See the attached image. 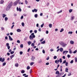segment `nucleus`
Returning <instances> with one entry per match:
<instances>
[{"instance_id": "obj_42", "label": "nucleus", "mask_w": 77, "mask_h": 77, "mask_svg": "<svg viewBox=\"0 0 77 77\" xmlns=\"http://www.w3.org/2000/svg\"><path fill=\"white\" fill-rule=\"evenodd\" d=\"M30 68V67L29 66H27V69H29Z\"/></svg>"}, {"instance_id": "obj_35", "label": "nucleus", "mask_w": 77, "mask_h": 77, "mask_svg": "<svg viewBox=\"0 0 77 77\" xmlns=\"http://www.w3.org/2000/svg\"><path fill=\"white\" fill-rule=\"evenodd\" d=\"M44 26V23H43L41 25V27L42 28Z\"/></svg>"}, {"instance_id": "obj_31", "label": "nucleus", "mask_w": 77, "mask_h": 77, "mask_svg": "<svg viewBox=\"0 0 77 77\" xmlns=\"http://www.w3.org/2000/svg\"><path fill=\"white\" fill-rule=\"evenodd\" d=\"M3 2H4V1H3V0H1L0 1V4H3Z\"/></svg>"}, {"instance_id": "obj_15", "label": "nucleus", "mask_w": 77, "mask_h": 77, "mask_svg": "<svg viewBox=\"0 0 77 77\" xmlns=\"http://www.w3.org/2000/svg\"><path fill=\"white\" fill-rule=\"evenodd\" d=\"M74 19V16H72L71 17V20H73Z\"/></svg>"}, {"instance_id": "obj_26", "label": "nucleus", "mask_w": 77, "mask_h": 77, "mask_svg": "<svg viewBox=\"0 0 77 77\" xmlns=\"http://www.w3.org/2000/svg\"><path fill=\"white\" fill-rule=\"evenodd\" d=\"M45 41H44L42 42H41V44H45Z\"/></svg>"}, {"instance_id": "obj_4", "label": "nucleus", "mask_w": 77, "mask_h": 77, "mask_svg": "<svg viewBox=\"0 0 77 77\" xmlns=\"http://www.w3.org/2000/svg\"><path fill=\"white\" fill-rule=\"evenodd\" d=\"M20 2V0H17L14 3V6H16L17 4L18 3V2Z\"/></svg>"}, {"instance_id": "obj_2", "label": "nucleus", "mask_w": 77, "mask_h": 77, "mask_svg": "<svg viewBox=\"0 0 77 77\" xmlns=\"http://www.w3.org/2000/svg\"><path fill=\"white\" fill-rule=\"evenodd\" d=\"M59 44L60 45H61L63 47L65 48V47H66V46L67 45V44H66V43H65L63 42H59Z\"/></svg>"}, {"instance_id": "obj_12", "label": "nucleus", "mask_w": 77, "mask_h": 77, "mask_svg": "<svg viewBox=\"0 0 77 77\" xmlns=\"http://www.w3.org/2000/svg\"><path fill=\"white\" fill-rule=\"evenodd\" d=\"M70 43L71 44H74V42L72 40H71L70 41Z\"/></svg>"}, {"instance_id": "obj_53", "label": "nucleus", "mask_w": 77, "mask_h": 77, "mask_svg": "<svg viewBox=\"0 0 77 77\" xmlns=\"http://www.w3.org/2000/svg\"><path fill=\"white\" fill-rule=\"evenodd\" d=\"M63 30H64L63 29H61V30L60 31V32H63Z\"/></svg>"}, {"instance_id": "obj_61", "label": "nucleus", "mask_w": 77, "mask_h": 77, "mask_svg": "<svg viewBox=\"0 0 77 77\" xmlns=\"http://www.w3.org/2000/svg\"><path fill=\"white\" fill-rule=\"evenodd\" d=\"M62 57H63V59H65V56H63Z\"/></svg>"}, {"instance_id": "obj_11", "label": "nucleus", "mask_w": 77, "mask_h": 77, "mask_svg": "<svg viewBox=\"0 0 77 77\" xmlns=\"http://www.w3.org/2000/svg\"><path fill=\"white\" fill-rule=\"evenodd\" d=\"M55 63H57V64L59 63V60H55Z\"/></svg>"}, {"instance_id": "obj_56", "label": "nucleus", "mask_w": 77, "mask_h": 77, "mask_svg": "<svg viewBox=\"0 0 77 77\" xmlns=\"http://www.w3.org/2000/svg\"><path fill=\"white\" fill-rule=\"evenodd\" d=\"M19 11H20V12L21 11V8H19Z\"/></svg>"}, {"instance_id": "obj_7", "label": "nucleus", "mask_w": 77, "mask_h": 77, "mask_svg": "<svg viewBox=\"0 0 77 77\" xmlns=\"http://www.w3.org/2000/svg\"><path fill=\"white\" fill-rule=\"evenodd\" d=\"M38 11V9H36L35 8L34 9V10H32V12H37Z\"/></svg>"}, {"instance_id": "obj_9", "label": "nucleus", "mask_w": 77, "mask_h": 77, "mask_svg": "<svg viewBox=\"0 0 77 77\" xmlns=\"http://www.w3.org/2000/svg\"><path fill=\"white\" fill-rule=\"evenodd\" d=\"M8 37L9 38L10 41H13V39H12V38L11 37V36L9 35Z\"/></svg>"}, {"instance_id": "obj_24", "label": "nucleus", "mask_w": 77, "mask_h": 77, "mask_svg": "<svg viewBox=\"0 0 77 77\" xmlns=\"http://www.w3.org/2000/svg\"><path fill=\"white\" fill-rule=\"evenodd\" d=\"M67 62L66 60H65L63 61V62L62 63V64L66 63Z\"/></svg>"}, {"instance_id": "obj_32", "label": "nucleus", "mask_w": 77, "mask_h": 77, "mask_svg": "<svg viewBox=\"0 0 77 77\" xmlns=\"http://www.w3.org/2000/svg\"><path fill=\"white\" fill-rule=\"evenodd\" d=\"M34 17L35 18H37V17H38V14H35L34 15Z\"/></svg>"}, {"instance_id": "obj_48", "label": "nucleus", "mask_w": 77, "mask_h": 77, "mask_svg": "<svg viewBox=\"0 0 77 77\" xmlns=\"http://www.w3.org/2000/svg\"><path fill=\"white\" fill-rule=\"evenodd\" d=\"M54 59H57V57L56 56H54Z\"/></svg>"}, {"instance_id": "obj_41", "label": "nucleus", "mask_w": 77, "mask_h": 77, "mask_svg": "<svg viewBox=\"0 0 77 77\" xmlns=\"http://www.w3.org/2000/svg\"><path fill=\"white\" fill-rule=\"evenodd\" d=\"M20 48H23V45L21 44L20 45Z\"/></svg>"}, {"instance_id": "obj_14", "label": "nucleus", "mask_w": 77, "mask_h": 77, "mask_svg": "<svg viewBox=\"0 0 77 77\" xmlns=\"http://www.w3.org/2000/svg\"><path fill=\"white\" fill-rule=\"evenodd\" d=\"M63 50V48H60V52H62Z\"/></svg>"}, {"instance_id": "obj_50", "label": "nucleus", "mask_w": 77, "mask_h": 77, "mask_svg": "<svg viewBox=\"0 0 77 77\" xmlns=\"http://www.w3.org/2000/svg\"><path fill=\"white\" fill-rule=\"evenodd\" d=\"M77 50H75L73 52V53H74V54H75L76 53H77Z\"/></svg>"}, {"instance_id": "obj_16", "label": "nucleus", "mask_w": 77, "mask_h": 77, "mask_svg": "<svg viewBox=\"0 0 77 77\" xmlns=\"http://www.w3.org/2000/svg\"><path fill=\"white\" fill-rule=\"evenodd\" d=\"M14 56H15V55L14 54H13L12 55H11L10 57L11 58V59H12V58H13V57H14Z\"/></svg>"}, {"instance_id": "obj_27", "label": "nucleus", "mask_w": 77, "mask_h": 77, "mask_svg": "<svg viewBox=\"0 0 77 77\" xmlns=\"http://www.w3.org/2000/svg\"><path fill=\"white\" fill-rule=\"evenodd\" d=\"M60 73H59V71H56V74H60Z\"/></svg>"}, {"instance_id": "obj_8", "label": "nucleus", "mask_w": 77, "mask_h": 77, "mask_svg": "<svg viewBox=\"0 0 77 77\" xmlns=\"http://www.w3.org/2000/svg\"><path fill=\"white\" fill-rule=\"evenodd\" d=\"M31 60H32V61H34L35 59V58L33 56H32V58L31 59Z\"/></svg>"}, {"instance_id": "obj_33", "label": "nucleus", "mask_w": 77, "mask_h": 77, "mask_svg": "<svg viewBox=\"0 0 77 77\" xmlns=\"http://www.w3.org/2000/svg\"><path fill=\"white\" fill-rule=\"evenodd\" d=\"M31 45L32 47H34V46H35V44L32 43L31 44Z\"/></svg>"}, {"instance_id": "obj_59", "label": "nucleus", "mask_w": 77, "mask_h": 77, "mask_svg": "<svg viewBox=\"0 0 77 77\" xmlns=\"http://www.w3.org/2000/svg\"><path fill=\"white\" fill-rule=\"evenodd\" d=\"M66 75V74H65L63 76H62V77H65Z\"/></svg>"}, {"instance_id": "obj_38", "label": "nucleus", "mask_w": 77, "mask_h": 77, "mask_svg": "<svg viewBox=\"0 0 77 77\" xmlns=\"http://www.w3.org/2000/svg\"><path fill=\"white\" fill-rule=\"evenodd\" d=\"M68 76L71 75V72H69V73L68 75Z\"/></svg>"}, {"instance_id": "obj_34", "label": "nucleus", "mask_w": 77, "mask_h": 77, "mask_svg": "<svg viewBox=\"0 0 77 77\" xmlns=\"http://www.w3.org/2000/svg\"><path fill=\"white\" fill-rule=\"evenodd\" d=\"M5 21H7V20H8V17H6L5 18Z\"/></svg>"}, {"instance_id": "obj_6", "label": "nucleus", "mask_w": 77, "mask_h": 77, "mask_svg": "<svg viewBox=\"0 0 77 77\" xmlns=\"http://www.w3.org/2000/svg\"><path fill=\"white\" fill-rule=\"evenodd\" d=\"M5 61V58H3L2 59V58L1 57L0 58V62H3Z\"/></svg>"}, {"instance_id": "obj_44", "label": "nucleus", "mask_w": 77, "mask_h": 77, "mask_svg": "<svg viewBox=\"0 0 77 77\" xmlns=\"http://www.w3.org/2000/svg\"><path fill=\"white\" fill-rule=\"evenodd\" d=\"M25 3L26 4V5H27V3H28V2H27V1L26 0L25 1Z\"/></svg>"}, {"instance_id": "obj_64", "label": "nucleus", "mask_w": 77, "mask_h": 77, "mask_svg": "<svg viewBox=\"0 0 77 77\" xmlns=\"http://www.w3.org/2000/svg\"><path fill=\"white\" fill-rule=\"evenodd\" d=\"M20 19H23V16H22L20 17Z\"/></svg>"}, {"instance_id": "obj_1", "label": "nucleus", "mask_w": 77, "mask_h": 77, "mask_svg": "<svg viewBox=\"0 0 77 77\" xmlns=\"http://www.w3.org/2000/svg\"><path fill=\"white\" fill-rule=\"evenodd\" d=\"M13 5V2H11L10 3H9L6 8V11H9V9L11 8L12 6Z\"/></svg>"}, {"instance_id": "obj_43", "label": "nucleus", "mask_w": 77, "mask_h": 77, "mask_svg": "<svg viewBox=\"0 0 77 77\" xmlns=\"http://www.w3.org/2000/svg\"><path fill=\"white\" fill-rule=\"evenodd\" d=\"M23 52L22 51H21L20 52V55L23 54Z\"/></svg>"}, {"instance_id": "obj_58", "label": "nucleus", "mask_w": 77, "mask_h": 77, "mask_svg": "<svg viewBox=\"0 0 77 77\" xmlns=\"http://www.w3.org/2000/svg\"><path fill=\"white\" fill-rule=\"evenodd\" d=\"M17 14H16V13L14 14V17H16L17 16Z\"/></svg>"}, {"instance_id": "obj_21", "label": "nucleus", "mask_w": 77, "mask_h": 77, "mask_svg": "<svg viewBox=\"0 0 77 77\" xmlns=\"http://www.w3.org/2000/svg\"><path fill=\"white\" fill-rule=\"evenodd\" d=\"M18 66H19L18 63H16V64H15V66H16V67H18Z\"/></svg>"}, {"instance_id": "obj_45", "label": "nucleus", "mask_w": 77, "mask_h": 77, "mask_svg": "<svg viewBox=\"0 0 77 77\" xmlns=\"http://www.w3.org/2000/svg\"><path fill=\"white\" fill-rule=\"evenodd\" d=\"M22 26H24V23L23 22L22 23Z\"/></svg>"}, {"instance_id": "obj_49", "label": "nucleus", "mask_w": 77, "mask_h": 77, "mask_svg": "<svg viewBox=\"0 0 77 77\" xmlns=\"http://www.w3.org/2000/svg\"><path fill=\"white\" fill-rule=\"evenodd\" d=\"M17 43H18V44H20V41L19 40H17Z\"/></svg>"}, {"instance_id": "obj_28", "label": "nucleus", "mask_w": 77, "mask_h": 77, "mask_svg": "<svg viewBox=\"0 0 77 77\" xmlns=\"http://www.w3.org/2000/svg\"><path fill=\"white\" fill-rule=\"evenodd\" d=\"M49 26L50 28H51L52 27V24H50L49 25Z\"/></svg>"}, {"instance_id": "obj_20", "label": "nucleus", "mask_w": 77, "mask_h": 77, "mask_svg": "<svg viewBox=\"0 0 77 77\" xmlns=\"http://www.w3.org/2000/svg\"><path fill=\"white\" fill-rule=\"evenodd\" d=\"M65 72H68V68H66L65 69Z\"/></svg>"}, {"instance_id": "obj_39", "label": "nucleus", "mask_w": 77, "mask_h": 77, "mask_svg": "<svg viewBox=\"0 0 77 77\" xmlns=\"http://www.w3.org/2000/svg\"><path fill=\"white\" fill-rule=\"evenodd\" d=\"M69 13H71L72 12V9H69Z\"/></svg>"}, {"instance_id": "obj_54", "label": "nucleus", "mask_w": 77, "mask_h": 77, "mask_svg": "<svg viewBox=\"0 0 77 77\" xmlns=\"http://www.w3.org/2000/svg\"><path fill=\"white\" fill-rule=\"evenodd\" d=\"M46 34H48V31H46Z\"/></svg>"}, {"instance_id": "obj_5", "label": "nucleus", "mask_w": 77, "mask_h": 77, "mask_svg": "<svg viewBox=\"0 0 77 77\" xmlns=\"http://www.w3.org/2000/svg\"><path fill=\"white\" fill-rule=\"evenodd\" d=\"M6 47H7L8 48V50H9L10 49V47L9 46V44L8 43H7L6 44Z\"/></svg>"}, {"instance_id": "obj_62", "label": "nucleus", "mask_w": 77, "mask_h": 77, "mask_svg": "<svg viewBox=\"0 0 77 77\" xmlns=\"http://www.w3.org/2000/svg\"><path fill=\"white\" fill-rule=\"evenodd\" d=\"M46 65H49V63H46Z\"/></svg>"}, {"instance_id": "obj_52", "label": "nucleus", "mask_w": 77, "mask_h": 77, "mask_svg": "<svg viewBox=\"0 0 77 77\" xmlns=\"http://www.w3.org/2000/svg\"><path fill=\"white\" fill-rule=\"evenodd\" d=\"M71 57V56H70V55H69V54H68L67 55V57L68 58H69V57Z\"/></svg>"}, {"instance_id": "obj_60", "label": "nucleus", "mask_w": 77, "mask_h": 77, "mask_svg": "<svg viewBox=\"0 0 77 77\" xmlns=\"http://www.w3.org/2000/svg\"><path fill=\"white\" fill-rule=\"evenodd\" d=\"M49 59H50L49 57H48L47 58H46V60H49Z\"/></svg>"}, {"instance_id": "obj_51", "label": "nucleus", "mask_w": 77, "mask_h": 77, "mask_svg": "<svg viewBox=\"0 0 77 77\" xmlns=\"http://www.w3.org/2000/svg\"><path fill=\"white\" fill-rule=\"evenodd\" d=\"M69 34H72V32H68Z\"/></svg>"}, {"instance_id": "obj_63", "label": "nucleus", "mask_w": 77, "mask_h": 77, "mask_svg": "<svg viewBox=\"0 0 77 77\" xmlns=\"http://www.w3.org/2000/svg\"><path fill=\"white\" fill-rule=\"evenodd\" d=\"M34 32H35V33H37V30H35Z\"/></svg>"}, {"instance_id": "obj_10", "label": "nucleus", "mask_w": 77, "mask_h": 77, "mask_svg": "<svg viewBox=\"0 0 77 77\" xmlns=\"http://www.w3.org/2000/svg\"><path fill=\"white\" fill-rule=\"evenodd\" d=\"M69 52L70 54H72V51L71 48L69 49Z\"/></svg>"}, {"instance_id": "obj_40", "label": "nucleus", "mask_w": 77, "mask_h": 77, "mask_svg": "<svg viewBox=\"0 0 77 77\" xmlns=\"http://www.w3.org/2000/svg\"><path fill=\"white\" fill-rule=\"evenodd\" d=\"M62 12V10H61L60 11L58 12L57 14H60V13H61V12Z\"/></svg>"}, {"instance_id": "obj_18", "label": "nucleus", "mask_w": 77, "mask_h": 77, "mask_svg": "<svg viewBox=\"0 0 77 77\" xmlns=\"http://www.w3.org/2000/svg\"><path fill=\"white\" fill-rule=\"evenodd\" d=\"M6 17V15L5 14H2V17L3 18H5V17Z\"/></svg>"}, {"instance_id": "obj_23", "label": "nucleus", "mask_w": 77, "mask_h": 77, "mask_svg": "<svg viewBox=\"0 0 77 77\" xmlns=\"http://www.w3.org/2000/svg\"><path fill=\"white\" fill-rule=\"evenodd\" d=\"M21 72L22 74H24L25 72V71L24 70H22L21 71Z\"/></svg>"}, {"instance_id": "obj_17", "label": "nucleus", "mask_w": 77, "mask_h": 77, "mask_svg": "<svg viewBox=\"0 0 77 77\" xmlns=\"http://www.w3.org/2000/svg\"><path fill=\"white\" fill-rule=\"evenodd\" d=\"M27 43L29 45H30L32 44V42L31 41H29L27 42Z\"/></svg>"}, {"instance_id": "obj_57", "label": "nucleus", "mask_w": 77, "mask_h": 77, "mask_svg": "<svg viewBox=\"0 0 77 77\" xmlns=\"http://www.w3.org/2000/svg\"><path fill=\"white\" fill-rule=\"evenodd\" d=\"M42 52H43V53L44 54H45V50H43Z\"/></svg>"}, {"instance_id": "obj_37", "label": "nucleus", "mask_w": 77, "mask_h": 77, "mask_svg": "<svg viewBox=\"0 0 77 77\" xmlns=\"http://www.w3.org/2000/svg\"><path fill=\"white\" fill-rule=\"evenodd\" d=\"M6 63L5 62L3 63L2 64L3 66H5L6 65Z\"/></svg>"}, {"instance_id": "obj_47", "label": "nucleus", "mask_w": 77, "mask_h": 77, "mask_svg": "<svg viewBox=\"0 0 77 77\" xmlns=\"http://www.w3.org/2000/svg\"><path fill=\"white\" fill-rule=\"evenodd\" d=\"M75 62H77V58L75 57Z\"/></svg>"}, {"instance_id": "obj_36", "label": "nucleus", "mask_w": 77, "mask_h": 77, "mask_svg": "<svg viewBox=\"0 0 77 77\" xmlns=\"http://www.w3.org/2000/svg\"><path fill=\"white\" fill-rule=\"evenodd\" d=\"M42 62V60L41 59H40L38 61V63H41Z\"/></svg>"}, {"instance_id": "obj_46", "label": "nucleus", "mask_w": 77, "mask_h": 77, "mask_svg": "<svg viewBox=\"0 0 77 77\" xmlns=\"http://www.w3.org/2000/svg\"><path fill=\"white\" fill-rule=\"evenodd\" d=\"M14 51H12L11 52L10 54H14Z\"/></svg>"}, {"instance_id": "obj_55", "label": "nucleus", "mask_w": 77, "mask_h": 77, "mask_svg": "<svg viewBox=\"0 0 77 77\" xmlns=\"http://www.w3.org/2000/svg\"><path fill=\"white\" fill-rule=\"evenodd\" d=\"M73 62H74V61H73V60H72L71 61H70V63H73Z\"/></svg>"}, {"instance_id": "obj_29", "label": "nucleus", "mask_w": 77, "mask_h": 77, "mask_svg": "<svg viewBox=\"0 0 77 77\" xmlns=\"http://www.w3.org/2000/svg\"><path fill=\"white\" fill-rule=\"evenodd\" d=\"M65 65L66 66H68V62H66L65 64Z\"/></svg>"}, {"instance_id": "obj_30", "label": "nucleus", "mask_w": 77, "mask_h": 77, "mask_svg": "<svg viewBox=\"0 0 77 77\" xmlns=\"http://www.w3.org/2000/svg\"><path fill=\"white\" fill-rule=\"evenodd\" d=\"M34 63H33V62H32L31 63H30V65L31 66H32V65H33V64H34Z\"/></svg>"}, {"instance_id": "obj_25", "label": "nucleus", "mask_w": 77, "mask_h": 77, "mask_svg": "<svg viewBox=\"0 0 77 77\" xmlns=\"http://www.w3.org/2000/svg\"><path fill=\"white\" fill-rule=\"evenodd\" d=\"M59 62L60 63H62V58L60 59Z\"/></svg>"}, {"instance_id": "obj_22", "label": "nucleus", "mask_w": 77, "mask_h": 77, "mask_svg": "<svg viewBox=\"0 0 77 77\" xmlns=\"http://www.w3.org/2000/svg\"><path fill=\"white\" fill-rule=\"evenodd\" d=\"M17 32H20L21 31V30L20 29H17Z\"/></svg>"}, {"instance_id": "obj_3", "label": "nucleus", "mask_w": 77, "mask_h": 77, "mask_svg": "<svg viewBox=\"0 0 77 77\" xmlns=\"http://www.w3.org/2000/svg\"><path fill=\"white\" fill-rule=\"evenodd\" d=\"M31 35H30L29 36V39L32 40V39H33V38H35V35H34V33H32L31 34Z\"/></svg>"}, {"instance_id": "obj_13", "label": "nucleus", "mask_w": 77, "mask_h": 77, "mask_svg": "<svg viewBox=\"0 0 77 77\" xmlns=\"http://www.w3.org/2000/svg\"><path fill=\"white\" fill-rule=\"evenodd\" d=\"M60 76H61V73H59L56 76V77H60Z\"/></svg>"}, {"instance_id": "obj_19", "label": "nucleus", "mask_w": 77, "mask_h": 77, "mask_svg": "<svg viewBox=\"0 0 77 77\" xmlns=\"http://www.w3.org/2000/svg\"><path fill=\"white\" fill-rule=\"evenodd\" d=\"M65 53H68V51H63V54H64Z\"/></svg>"}]
</instances>
